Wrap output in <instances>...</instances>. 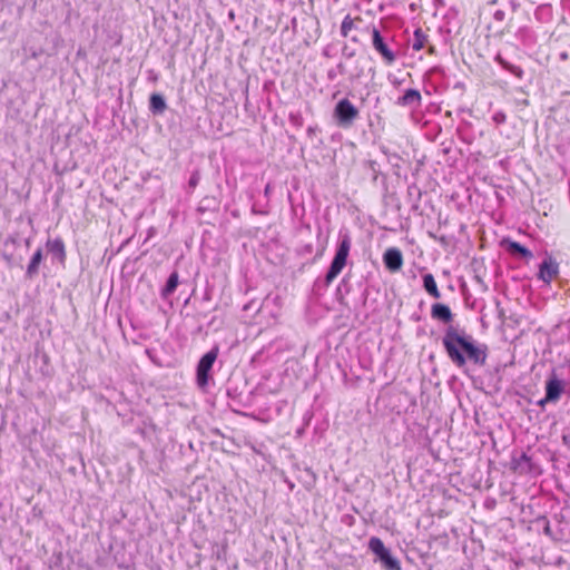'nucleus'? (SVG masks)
I'll list each match as a JSON object with an SVG mask.
<instances>
[{
	"mask_svg": "<svg viewBox=\"0 0 570 570\" xmlns=\"http://www.w3.org/2000/svg\"><path fill=\"white\" fill-rule=\"evenodd\" d=\"M442 346L449 360L459 368H464L468 363L475 366L487 364L489 347L478 342L464 328L458 325H449L442 336Z\"/></svg>",
	"mask_w": 570,
	"mask_h": 570,
	"instance_id": "f257e3e1",
	"label": "nucleus"
},
{
	"mask_svg": "<svg viewBox=\"0 0 570 570\" xmlns=\"http://www.w3.org/2000/svg\"><path fill=\"white\" fill-rule=\"evenodd\" d=\"M351 246L352 239L348 230L341 229L338 232V239L334 257L324 277L325 286H330L332 282L342 273L343 268L346 266Z\"/></svg>",
	"mask_w": 570,
	"mask_h": 570,
	"instance_id": "f03ea898",
	"label": "nucleus"
},
{
	"mask_svg": "<svg viewBox=\"0 0 570 570\" xmlns=\"http://www.w3.org/2000/svg\"><path fill=\"white\" fill-rule=\"evenodd\" d=\"M360 118V110L347 98L340 99L333 109V119L337 127L350 129Z\"/></svg>",
	"mask_w": 570,
	"mask_h": 570,
	"instance_id": "7ed1b4c3",
	"label": "nucleus"
},
{
	"mask_svg": "<svg viewBox=\"0 0 570 570\" xmlns=\"http://www.w3.org/2000/svg\"><path fill=\"white\" fill-rule=\"evenodd\" d=\"M219 354V346L214 345L198 361L196 366V384L205 390L212 380V371Z\"/></svg>",
	"mask_w": 570,
	"mask_h": 570,
	"instance_id": "20e7f679",
	"label": "nucleus"
},
{
	"mask_svg": "<svg viewBox=\"0 0 570 570\" xmlns=\"http://www.w3.org/2000/svg\"><path fill=\"white\" fill-rule=\"evenodd\" d=\"M368 550L375 556V561H379L384 570H401L400 560L392 554L380 538H370Z\"/></svg>",
	"mask_w": 570,
	"mask_h": 570,
	"instance_id": "39448f33",
	"label": "nucleus"
},
{
	"mask_svg": "<svg viewBox=\"0 0 570 570\" xmlns=\"http://www.w3.org/2000/svg\"><path fill=\"white\" fill-rule=\"evenodd\" d=\"M564 393L570 395L569 383L558 375L556 368H552L544 382L546 401H552L556 404Z\"/></svg>",
	"mask_w": 570,
	"mask_h": 570,
	"instance_id": "423d86ee",
	"label": "nucleus"
},
{
	"mask_svg": "<svg viewBox=\"0 0 570 570\" xmlns=\"http://www.w3.org/2000/svg\"><path fill=\"white\" fill-rule=\"evenodd\" d=\"M371 37L372 46L375 51L382 57L386 65H393L396 60V55L393 50L390 49L381 31L373 27L371 29Z\"/></svg>",
	"mask_w": 570,
	"mask_h": 570,
	"instance_id": "0eeeda50",
	"label": "nucleus"
},
{
	"mask_svg": "<svg viewBox=\"0 0 570 570\" xmlns=\"http://www.w3.org/2000/svg\"><path fill=\"white\" fill-rule=\"evenodd\" d=\"M383 264L391 273L401 271L403 266V254L397 247H390L383 254Z\"/></svg>",
	"mask_w": 570,
	"mask_h": 570,
	"instance_id": "6e6552de",
	"label": "nucleus"
},
{
	"mask_svg": "<svg viewBox=\"0 0 570 570\" xmlns=\"http://www.w3.org/2000/svg\"><path fill=\"white\" fill-rule=\"evenodd\" d=\"M558 274L559 264L551 256L544 258L539 266L538 277L544 283L549 284Z\"/></svg>",
	"mask_w": 570,
	"mask_h": 570,
	"instance_id": "1a4fd4ad",
	"label": "nucleus"
},
{
	"mask_svg": "<svg viewBox=\"0 0 570 570\" xmlns=\"http://www.w3.org/2000/svg\"><path fill=\"white\" fill-rule=\"evenodd\" d=\"M45 259L43 250L42 248H38L32 256L30 257V261L27 265L24 278L28 281L35 279L39 275L40 265Z\"/></svg>",
	"mask_w": 570,
	"mask_h": 570,
	"instance_id": "9d476101",
	"label": "nucleus"
},
{
	"mask_svg": "<svg viewBox=\"0 0 570 570\" xmlns=\"http://www.w3.org/2000/svg\"><path fill=\"white\" fill-rule=\"evenodd\" d=\"M502 244L504 245L507 252L517 258L530 261L533 257V254L530 249L515 240L503 239Z\"/></svg>",
	"mask_w": 570,
	"mask_h": 570,
	"instance_id": "9b49d317",
	"label": "nucleus"
},
{
	"mask_svg": "<svg viewBox=\"0 0 570 570\" xmlns=\"http://www.w3.org/2000/svg\"><path fill=\"white\" fill-rule=\"evenodd\" d=\"M431 317L436 320L443 324L452 325L453 322V313L451 308L443 303H434L431 307Z\"/></svg>",
	"mask_w": 570,
	"mask_h": 570,
	"instance_id": "f8f14e48",
	"label": "nucleus"
},
{
	"mask_svg": "<svg viewBox=\"0 0 570 570\" xmlns=\"http://www.w3.org/2000/svg\"><path fill=\"white\" fill-rule=\"evenodd\" d=\"M421 94L417 89L409 88L396 100V105L402 107L416 108L421 105Z\"/></svg>",
	"mask_w": 570,
	"mask_h": 570,
	"instance_id": "ddd939ff",
	"label": "nucleus"
},
{
	"mask_svg": "<svg viewBox=\"0 0 570 570\" xmlns=\"http://www.w3.org/2000/svg\"><path fill=\"white\" fill-rule=\"evenodd\" d=\"M48 253L53 259L63 264L66 262V248L65 243L61 238L48 239L46 243Z\"/></svg>",
	"mask_w": 570,
	"mask_h": 570,
	"instance_id": "4468645a",
	"label": "nucleus"
},
{
	"mask_svg": "<svg viewBox=\"0 0 570 570\" xmlns=\"http://www.w3.org/2000/svg\"><path fill=\"white\" fill-rule=\"evenodd\" d=\"M149 111L154 116H160L167 109V104L165 97L159 92H154L149 97Z\"/></svg>",
	"mask_w": 570,
	"mask_h": 570,
	"instance_id": "2eb2a0df",
	"label": "nucleus"
},
{
	"mask_svg": "<svg viewBox=\"0 0 570 570\" xmlns=\"http://www.w3.org/2000/svg\"><path fill=\"white\" fill-rule=\"evenodd\" d=\"M511 469L520 473L530 472L532 470V460L525 452H522L519 456L512 458Z\"/></svg>",
	"mask_w": 570,
	"mask_h": 570,
	"instance_id": "dca6fc26",
	"label": "nucleus"
},
{
	"mask_svg": "<svg viewBox=\"0 0 570 570\" xmlns=\"http://www.w3.org/2000/svg\"><path fill=\"white\" fill-rule=\"evenodd\" d=\"M179 284V275L177 271H174L168 276L164 287L160 291V296L163 299H167L169 296H171L175 291L177 289Z\"/></svg>",
	"mask_w": 570,
	"mask_h": 570,
	"instance_id": "f3484780",
	"label": "nucleus"
},
{
	"mask_svg": "<svg viewBox=\"0 0 570 570\" xmlns=\"http://www.w3.org/2000/svg\"><path fill=\"white\" fill-rule=\"evenodd\" d=\"M423 288L425 292L432 296L433 298L439 299L441 297V293L438 288L434 276L431 273H425L422 276Z\"/></svg>",
	"mask_w": 570,
	"mask_h": 570,
	"instance_id": "a211bd4d",
	"label": "nucleus"
},
{
	"mask_svg": "<svg viewBox=\"0 0 570 570\" xmlns=\"http://www.w3.org/2000/svg\"><path fill=\"white\" fill-rule=\"evenodd\" d=\"M495 62H498L504 70L513 73L515 77L518 78H522L523 77V70L518 67V66H514L512 63H510L509 61H507L500 53H498L494 58Z\"/></svg>",
	"mask_w": 570,
	"mask_h": 570,
	"instance_id": "6ab92c4d",
	"label": "nucleus"
},
{
	"mask_svg": "<svg viewBox=\"0 0 570 570\" xmlns=\"http://www.w3.org/2000/svg\"><path fill=\"white\" fill-rule=\"evenodd\" d=\"M495 62H498L504 70L513 73L515 77L518 78H522L523 77V70L518 67V66H514L512 63H510L509 61H507L500 53H498L494 58Z\"/></svg>",
	"mask_w": 570,
	"mask_h": 570,
	"instance_id": "aec40b11",
	"label": "nucleus"
},
{
	"mask_svg": "<svg viewBox=\"0 0 570 570\" xmlns=\"http://www.w3.org/2000/svg\"><path fill=\"white\" fill-rule=\"evenodd\" d=\"M219 202L214 196H205L198 206V210L205 213L207 210H216L218 209Z\"/></svg>",
	"mask_w": 570,
	"mask_h": 570,
	"instance_id": "412c9836",
	"label": "nucleus"
},
{
	"mask_svg": "<svg viewBox=\"0 0 570 570\" xmlns=\"http://www.w3.org/2000/svg\"><path fill=\"white\" fill-rule=\"evenodd\" d=\"M428 36L422 31V29L417 28L415 29L413 33V43L412 48L415 51H419L424 48Z\"/></svg>",
	"mask_w": 570,
	"mask_h": 570,
	"instance_id": "4be33fe9",
	"label": "nucleus"
},
{
	"mask_svg": "<svg viewBox=\"0 0 570 570\" xmlns=\"http://www.w3.org/2000/svg\"><path fill=\"white\" fill-rule=\"evenodd\" d=\"M353 27H354L353 19L351 18L350 14H346L341 24V35L343 37H347L348 32L352 30Z\"/></svg>",
	"mask_w": 570,
	"mask_h": 570,
	"instance_id": "5701e85b",
	"label": "nucleus"
},
{
	"mask_svg": "<svg viewBox=\"0 0 570 570\" xmlns=\"http://www.w3.org/2000/svg\"><path fill=\"white\" fill-rule=\"evenodd\" d=\"M226 551H227V543H224L222 546L215 544L213 548V554L218 560L225 559Z\"/></svg>",
	"mask_w": 570,
	"mask_h": 570,
	"instance_id": "b1692460",
	"label": "nucleus"
},
{
	"mask_svg": "<svg viewBox=\"0 0 570 570\" xmlns=\"http://www.w3.org/2000/svg\"><path fill=\"white\" fill-rule=\"evenodd\" d=\"M199 180H200V173L199 170H194L189 177V180H188V187L190 189H194L196 188V186L199 184Z\"/></svg>",
	"mask_w": 570,
	"mask_h": 570,
	"instance_id": "393cba45",
	"label": "nucleus"
},
{
	"mask_svg": "<svg viewBox=\"0 0 570 570\" xmlns=\"http://www.w3.org/2000/svg\"><path fill=\"white\" fill-rule=\"evenodd\" d=\"M342 56L346 59H352L355 56V50L351 49L347 45L342 48Z\"/></svg>",
	"mask_w": 570,
	"mask_h": 570,
	"instance_id": "a878e982",
	"label": "nucleus"
},
{
	"mask_svg": "<svg viewBox=\"0 0 570 570\" xmlns=\"http://www.w3.org/2000/svg\"><path fill=\"white\" fill-rule=\"evenodd\" d=\"M492 119L497 125H501L505 122L507 116L503 111H498L493 115Z\"/></svg>",
	"mask_w": 570,
	"mask_h": 570,
	"instance_id": "bb28decb",
	"label": "nucleus"
},
{
	"mask_svg": "<svg viewBox=\"0 0 570 570\" xmlns=\"http://www.w3.org/2000/svg\"><path fill=\"white\" fill-rule=\"evenodd\" d=\"M368 168L373 171L374 179H376V176H377V173H379V164L375 160H370L368 161Z\"/></svg>",
	"mask_w": 570,
	"mask_h": 570,
	"instance_id": "cd10ccee",
	"label": "nucleus"
},
{
	"mask_svg": "<svg viewBox=\"0 0 570 570\" xmlns=\"http://www.w3.org/2000/svg\"><path fill=\"white\" fill-rule=\"evenodd\" d=\"M336 69V72L341 76L345 75L346 73V67L343 62H340L337 63V66L335 67Z\"/></svg>",
	"mask_w": 570,
	"mask_h": 570,
	"instance_id": "c85d7f7f",
	"label": "nucleus"
},
{
	"mask_svg": "<svg viewBox=\"0 0 570 570\" xmlns=\"http://www.w3.org/2000/svg\"><path fill=\"white\" fill-rule=\"evenodd\" d=\"M338 76V73L336 72V69L335 68H332L327 71V79L328 80H335L336 77Z\"/></svg>",
	"mask_w": 570,
	"mask_h": 570,
	"instance_id": "c756f323",
	"label": "nucleus"
},
{
	"mask_svg": "<svg viewBox=\"0 0 570 570\" xmlns=\"http://www.w3.org/2000/svg\"><path fill=\"white\" fill-rule=\"evenodd\" d=\"M504 11L502 10H497L493 14L494 19L498 20V21H502L504 19Z\"/></svg>",
	"mask_w": 570,
	"mask_h": 570,
	"instance_id": "7c9ffc66",
	"label": "nucleus"
},
{
	"mask_svg": "<svg viewBox=\"0 0 570 570\" xmlns=\"http://www.w3.org/2000/svg\"><path fill=\"white\" fill-rule=\"evenodd\" d=\"M552 403V401H546V396L537 402V405L544 410L546 405Z\"/></svg>",
	"mask_w": 570,
	"mask_h": 570,
	"instance_id": "2f4dec72",
	"label": "nucleus"
},
{
	"mask_svg": "<svg viewBox=\"0 0 570 570\" xmlns=\"http://www.w3.org/2000/svg\"><path fill=\"white\" fill-rule=\"evenodd\" d=\"M252 213H253V214H258V215H266V214H267V212H266V210H263V209L257 208V206H256V205H254V206L252 207Z\"/></svg>",
	"mask_w": 570,
	"mask_h": 570,
	"instance_id": "473e14b6",
	"label": "nucleus"
},
{
	"mask_svg": "<svg viewBox=\"0 0 570 570\" xmlns=\"http://www.w3.org/2000/svg\"><path fill=\"white\" fill-rule=\"evenodd\" d=\"M562 442L564 445H567L570 449V433L562 435Z\"/></svg>",
	"mask_w": 570,
	"mask_h": 570,
	"instance_id": "72a5a7b5",
	"label": "nucleus"
},
{
	"mask_svg": "<svg viewBox=\"0 0 570 570\" xmlns=\"http://www.w3.org/2000/svg\"><path fill=\"white\" fill-rule=\"evenodd\" d=\"M227 395L230 399H235L237 396L236 390L227 389Z\"/></svg>",
	"mask_w": 570,
	"mask_h": 570,
	"instance_id": "f704fd0d",
	"label": "nucleus"
},
{
	"mask_svg": "<svg viewBox=\"0 0 570 570\" xmlns=\"http://www.w3.org/2000/svg\"><path fill=\"white\" fill-rule=\"evenodd\" d=\"M544 533L550 535L551 534V528H550V524H549V521H546V527H544Z\"/></svg>",
	"mask_w": 570,
	"mask_h": 570,
	"instance_id": "c9c22d12",
	"label": "nucleus"
},
{
	"mask_svg": "<svg viewBox=\"0 0 570 570\" xmlns=\"http://www.w3.org/2000/svg\"><path fill=\"white\" fill-rule=\"evenodd\" d=\"M323 56H324V57H327V58H330V57H331V53H330L328 49H324V50H323Z\"/></svg>",
	"mask_w": 570,
	"mask_h": 570,
	"instance_id": "e433bc0d",
	"label": "nucleus"
},
{
	"mask_svg": "<svg viewBox=\"0 0 570 570\" xmlns=\"http://www.w3.org/2000/svg\"><path fill=\"white\" fill-rule=\"evenodd\" d=\"M312 248H313V246H312V245H306V247H305L306 252H308V253H311V252H312Z\"/></svg>",
	"mask_w": 570,
	"mask_h": 570,
	"instance_id": "4c0bfd02",
	"label": "nucleus"
},
{
	"mask_svg": "<svg viewBox=\"0 0 570 570\" xmlns=\"http://www.w3.org/2000/svg\"><path fill=\"white\" fill-rule=\"evenodd\" d=\"M269 189H271V186H269V185H267V186L265 187V195H268Z\"/></svg>",
	"mask_w": 570,
	"mask_h": 570,
	"instance_id": "58836bf2",
	"label": "nucleus"
},
{
	"mask_svg": "<svg viewBox=\"0 0 570 570\" xmlns=\"http://www.w3.org/2000/svg\"><path fill=\"white\" fill-rule=\"evenodd\" d=\"M521 104H522V105H524V106H528V105H529V101H528V99H523V100L521 101Z\"/></svg>",
	"mask_w": 570,
	"mask_h": 570,
	"instance_id": "ea45409f",
	"label": "nucleus"
},
{
	"mask_svg": "<svg viewBox=\"0 0 570 570\" xmlns=\"http://www.w3.org/2000/svg\"><path fill=\"white\" fill-rule=\"evenodd\" d=\"M307 132H308L309 135H312V134H314V129H313L312 127H309V128L307 129Z\"/></svg>",
	"mask_w": 570,
	"mask_h": 570,
	"instance_id": "a19ab883",
	"label": "nucleus"
},
{
	"mask_svg": "<svg viewBox=\"0 0 570 570\" xmlns=\"http://www.w3.org/2000/svg\"><path fill=\"white\" fill-rule=\"evenodd\" d=\"M429 52L433 53L434 52V47H430Z\"/></svg>",
	"mask_w": 570,
	"mask_h": 570,
	"instance_id": "79ce46f5",
	"label": "nucleus"
},
{
	"mask_svg": "<svg viewBox=\"0 0 570 570\" xmlns=\"http://www.w3.org/2000/svg\"><path fill=\"white\" fill-rule=\"evenodd\" d=\"M561 58L566 59L567 58V53L566 52L561 53Z\"/></svg>",
	"mask_w": 570,
	"mask_h": 570,
	"instance_id": "37998d69",
	"label": "nucleus"
},
{
	"mask_svg": "<svg viewBox=\"0 0 570 570\" xmlns=\"http://www.w3.org/2000/svg\"><path fill=\"white\" fill-rule=\"evenodd\" d=\"M352 41H353V42H357L358 40H357V38H356V37H352Z\"/></svg>",
	"mask_w": 570,
	"mask_h": 570,
	"instance_id": "c03bdc74",
	"label": "nucleus"
},
{
	"mask_svg": "<svg viewBox=\"0 0 570 570\" xmlns=\"http://www.w3.org/2000/svg\"><path fill=\"white\" fill-rule=\"evenodd\" d=\"M475 278L479 283H482V279L479 276H476Z\"/></svg>",
	"mask_w": 570,
	"mask_h": 570,
	"instance_id": "a18cd8bd",
	"label": "nucleus"
},
{
	"mask_svg": "<svg viewBox=\"0 0 570 570\" xmlns=\"http://www.w3.org/2000/svg\"><path fill=\"white\" fill-rule=\"evenodd\" d=\"M322 254H323V250H321V252L316 255V257L322 256Z\"/></svg>",
	"mask_w": 570,
	"mask_h": 570,
	"instance_id": "49530a36",
	"label": "nucleus"
}]
</instances>
